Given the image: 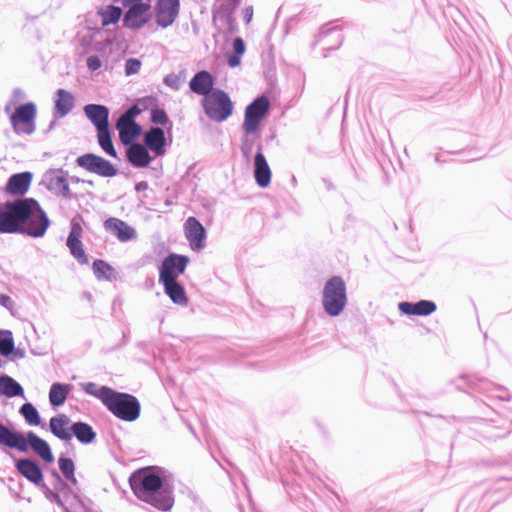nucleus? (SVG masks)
<instances>
[{
  "label": "nucleus",
  "mask_w": 512,
  "mask_h": 512,
  "mask_svg": "<svg viewBox=\"0 0 512 512\" xmlns=\"http://www.w3.org/2000/svg\"><path fill=\"white\" fill-rule=\"evenodd\" d=\"M9 302H11V298L8 295L0 294V305L7 307Z\"/></svg>",
  "instance_id": "680f3d73"
},
{
  "label": "nucleus",
  "mask_w": 512,
  "mask_h": 512,
  "mask_svg": "<svg viewBox=\"0 0 512 512\" xmlns=\"http://www.w3.org/2000/svg\"><path fill=\"white\" fill-rule=\"evenodd\" d=\"M225 25V29H222V34L228 38L230 36H232L233 34L237 33L238 30H239V27H238V24L236 22V20H233L232 22H228Z\"/></svg>",
  "instance_id": "864d4df0"
},
{
  "label": "nucleus",
  "mask_w": 512,
  "mask_h": 512,
  "mask_svg": "<svg viewBox=\"0 0 512 512\" xmlns=\"http://www.w3.org/2000/svg\"><path fill=\"white\" fill-rule=\"evenodd\" d=\"M74 498H75V499L79 502V504L82 506V508H83L84 512H100V511H98V510H94L93 508H91V507H89V506L85 505V503H84L82 500H80V498H79V496H78V495H76V494H75V495H74Z\"/></svg>",
  "instance_id": "bf43d9fd"
},
{
  "label": "nucleus",
  "mask_w": 512,
  "mask_h": 512,
  "mask_svg": "<svg viewBox=\"0 0 512 512\" xmlns=\"http://www.w3.org/2000/svg\"><path fill=\"white\" fill-rule=\"evenodd\" d=\"M51 475H52V476L56 479V481L61 485V489H62V490H67V491H69V492L71 491V489H70V487L68 486V484H67V483H65V482L62 480V478H61L60 474H59L56 470H52Z\"/></svg>",
  "instance_id": "13d9d810"
},
{
  "label": "nucleus",
  "mask_w": 512,
  "mask_h": 512,
  "mask_svg": "<svg viewBox=\"0 0 512 512\" xmlns=\"http://www.w3.org/2000/svg\"><path fill=\"white\" fill-rule=\"evenodd\" d=\"M135 102L139 106V109H141V112L147 110H150L151 112L153 107H156L158 105V99L152 95L139 98Z\"/></svg>",
  "instance_id": "a18cd8bd"
},
{
  "label": "nucleus",
  "mask_w": 512,
  "mask_h": 512,
  "mask_svg": "<svg viewBox=\"0 0 512 512\" xmlns=\"http://www.w3.org/2000/svg\"><path fill=\"white\" fill-rule=\"evenodd\" d=\"M65 479H66L68 482H70L73 486H77V484H78V481H77V479H76V477H75V473L73 474V477H72V478H70V477H65Z\"/></svg>",
  "instance_id": "338daca9"
},
{
  "label": "nucleus",
  "mask_w": 512,
  "mask_h": 512,
  "mask_svg": "<svg viewBox=\"0 0 512 512\" xmlns=\"http://www.w3.org/2000/svg\"><path fill=\"white\" fill-rule=\"evenodd\" d=\"M319 42L327 52L337 50L343 42L342 30L338 27L322 29L319 33Z\"/></svg>",
  "instance_id": "7c9ffc66"
},
{
  "label": "nucleus",
  "mask_w": 512,
  "mask_h": 512,
  "mask_svg": "<svg viewBox=\"0 0 512 512\" xmlns=\"http://www.w3.org/2000/svg\"><path fill=\"white\" fill-rule=\"evenodd\" d=\"M269 108V98L264 94L258 95L245 108L242 131L247 134H258L261 122L268 115Z\"/></svg>",
  "instance_id": "423d86ee"
},
{
  "label": "nucleus",
  "mask_w": 512,
  "mask_h": 512,
  "mask_svg": "<svg viewBox=\"0 0 512 512\" xmlns=\"http://www.w3.org/2000/svg\"><path fill=\"white\" fill-rule=\"evenodd\" d=\"M19 414L24 418L26 424L29 426H39L43 429L46 428V423L43 421L39 411L31 402H25L19 408Z\"/></svg>",
  "instance_id": "e433bc0d"
},
{
  "label": "nucleus",
  "mask_w": 512,
  "mask_h": 512,
  "mask_svg": "<svg viewBox=\"0 0 512 512\" xmlns=\"http://www.w3.org/2000/svg\"><path fill=\"white\" fill-rule=\"evenodd\" d=\"M159 283L163 285L164 293L170 298V300L174 304L180 306H187L189 298L187 296L184 286L181 283H179L178 280L164 281Z\"/></svg>",
  "instance_id": "2f4dec72"
},
{
  "label": "nucleus",
  "mask_w": 512,
  "mask_h": 512,
  "mask_svg": "<svg viewBox=\"0 0 512 512\" xmlns=\"http://www.w3.org/2000/svg\"><path fill=\"white\" fill-rule=\"evenodd\" d=\"M74 95L66 89L59 88L55 92L53 117L60 119L68 115L74 108Z\"/></svg>",
  "instance_id": "cd10ccee"
},
{
  "label": "nucleus",
  "mask_w": 512,
  "mask_h": 512,
  "mask_svg": "<svg viewBox=\"0 0 512 512\" xmlns=\"http://www.w3.org/2000/svg\"><path fill=\"white\" fill-rule=\"evenodd\" d=\"M115 128L124 146L134 143V140L142 133V127L136 120L118 118L115 123Z\"/></svg>",
  "instance_id": "bb28decb"
},
{
  "label": "nucleus",
  "mask_w": 512,
  "mask_h": 512,
  "mask_svg": "<svg viewBox=\"0 0 512 512\" xmlns=\"http://www.w3.org/2000/svg\"><path fill=\"white\" fill-rule=\"evenodd\" d=\"M242 56L239 54L230 53L227 56V64L230 68H236L241 64Z\"/></svg>",
  "instance_id": "5fc2aeb1"
},
{
  "label": "nucleus",
  "mask_w": 512,
  "mask_h": 512,
  "mask_svg": "<svg viewBox=\"0 0 512 512\" xmlns=\"http://www.w3.org/2000/svg\"><path fill=\"white\" fill-rule=\"evenodd\" d=\"M33 180V173L30 171L12 174L2 188V191L15 198L25 197Z\"/></svg>",
  "instance_id": "2eb2a0df"
},
{
  "label": "nucleus",
  "mask_w": 512,
  "mask_h": 512,
  "mask_svg": "<svg viewBox=\"0 0 512 512\" xmlns=\"http://www.w3.org/2000/svg\"><path fill=\"white\" fill-rule=\"evenodd\" d=\"M121 2L126 9L130 7L151 6L149 2H144L143 0H121Z\"/></svg>",
  "instance_id": "6e6d98bb"
},
{
  "label": "nucleus",
  "mask_w": 512,
  "mask_h": 512,
  "mask_svg": "<svg viewBox=\"0 0 512 512\" xmlns=\"http://www.w3.org/2000/svg\"><path fill=\"white\" fill-rule=\"evenodd\" d=\"M253 13H254V9H253V6H251V5L247 6L243 9V11H242L243 20L246 25L250 24V22L252 21Z\"/></svg>",
  "instance_id": "4d7b16f0"
},
{
  "label": "nucleus",
  "mask_w": 512,
  "mask_h": 512,
  "mask_svg": "<svg viewBox=\"0 0 512 512\" xmlns=\"http://www.w3.org/2000/svg\"><path fill=\"white\" fill-rule=\"evenodd\" d=\"M260 139V132L258 134H247L243 132V136L241 138L240 150L243 158L246 161H249L253 154V149L256 144V141Z\"/></svg>",
  "instance_id": "ea45409f"
},
{
  "label": "nucleus",
  "mask_w": 512,
  "mask_h": 512,
  "mask_svg": "<svg viewBox=\"0 0 512 512\" xmlns=\"http://www.w3.org/2000/svg\"><path fill=\"white\" fill-rule=\"evenodd\" d=\"M185 237L194 252H200L206 246L207 231L203 224L194 216H190L184 223Z\"/></svg>",
  "instance_id": "ddd939ff"
},
{
  "label": "nucleus",
  "mask_w": 512,
  "mask_h": 512,
  "mask_svg": "<svg viewBox=\"0 0 512 512\" xmlns=\"http://www.w3.org/2000/svg\"><path fill=\"white\" fill-rule=\"evenodd\" d=\"M181 0H156L154 17L158 27L165 29L174 24L179 17Z\"/></svg>",
  "instance_id": "9b49d317"
},
{
  "label": "nucleus",
  "mask_w": 512,
  "mask_h": 512,
  "mask_svg": "<svg viewBox=\"0 0 512 512\" xmlns=\"http://www.w3.org/2000/svg\"><path fill=\"white\" fill-rule=\"evenodd\" d=\"M141 109L134 102L129 108H127L123 113L120 114L118 118H123L127 120H136V118L141 114Z\"/></svg>",
  "instance_id": "de8ad7c7"
},
{
  "label": "nucleus",
  "mask_w": 512,
  "mask_h": 512,
  "mask_svg": "<svg viewBox=\"0 0 512 512\" xmlns=\"http://www.w3.org/2000/svg\"><path fill=\"white\" fill-rule=\"evenodd\" d=\"M123 14L122 8L113 4L107 5L101 12V21L103 26L114 25L118 23Z\"/></svg>",
  "instance_id": "58836bf2"
},
{
  "label": "nucleus",
  "mask_w": 512,
  "mask_h": 512,
  "mask_svg": "<svg viewBox=\"0 0 512 512\" xmlns=\"http://www.w3.org/2000/svg\"><path fill=\"white\" fill-rule=\"evenodd\" d=\"M398 310L408 316H429L437 310V305L434 301L426 299L416 302L402 301L398 303Z\"/></svg>",
  "instance_id": "b1692460"
},
{
  "label": "nucleus",
  "mask_w": 512,
  "mask_h": 512,
  "mask_svg": "<svg viewBox=\"0 0 512 512\" xmlns=\"http://www.w3.org/2000/svg\"><path fill=\"white\" fill-rule=\"evenodd\" d=\"M150 121L153 124L161 125L162 127L167 129H171L173 126L172 121L170 120L165 109L159 107L158 105L156 107H153L150 113Z\"/></svg>",
  "instance_id": "79ce46f5"
},
{
  "label": "nucleus",
  "mask_w": 512,
  "mask_h": 512,
  "mask_svg": "<svg viewBox=\"0 0 512 512\" xmlns=\"http://www.w3.org/2000/svg\"><path fill=\"white\" fill-rule=\"evenodd\" d=\"M38 488L41 489V491L44 493L45 497L50 502L57 504L59 507H64V502L62 501L59 493L50 489L45 482H43Z\"/></svg>",
  "instance_id": "c03bdc74"
},
{
  "label": "nucleus",
  "mask_w": 512,
  "mask_h": 512,
  "mask_svg": "<svg viewBox=\"0 0 512 512\" xmlns=\"http://www.w3.org/2000/svg\"><path fill=\"white\" fill-rule=\"evenodd\" d=\"M189 261L186 255L168 253L158 266L159 282L178 280L179 276L185 272Z\"/></svg>",
  "instance_id": "1a4fd4ad"
},
{
  "label": "nucleus",
  "mask_w": 512,
  "mask_h": 512,
  "mask_svg": "<svg viewBox=\"0 0 512 512\" xmlns=\"http://www.w3.org/2000/svg\"><path fill=\"white\" fill-rule=\"evenodd\" d=\"M125 157L127 162L134 168H146L154 160V156L140 142L125 145Z\"/></svg>",
  "instance_id": "a211bd4d"
},
{
  "label": "nucleus",
  "mask_w": 512,
  "mask_h": 512,
  "mask_svg": "<svg viewBox=\"0 0 512 512\" xmlns=\"http://www.w3.org/2000/svg\"><path fill=\"white\" fill-rule=\"evenodd\" d=\"M246 51V44L243 40V38L237 36L233 39L232 42V53L239 54L241 56L244 55Z\"/></svg>",
  "instance_id": "3c124183"
},
{
  "label": "nucleus",
  "mask_w": 512,
  "mask_h": 512,
  "mask_svg": "<svg viewBox=\"0 0 512 512\" xmlns=\"http://www.w3.org/2000/svg\"><path fill=\"white\" fill-rule=\"evenodd\" d=\"M73 386L68 383L54 382L49 389V403L56 409L66 402Z\"/></svg>",
  "instance_id": "72a5a7b5"
},
{
  "label": "nucleus",
  "mask_w": 512,
  "mask_h": 512,
  "mask_svg": "<svg viewBox=\"0 0 512 512\" xmlns=\"http://www.w3.org/2000/svg\"><path fill=\"white\" fill-rule=\"evenodd\" d=\"M12 354H14L15 358L22 359L25 356V351L23 349H15Z\"/></svg>",
  "instance_id": "e2e57ef3"
},
{
  "label": "nucleus",
  "mask_w": 512,
  "mask_h": 512,
  "mask_svg": "<svg viewBox=\"0 0 512 512\" xmlns=\"http://www.w3.org/2000/svg\"><path fill=\"white\" fill-rule=\"evenodd\" d=\"M97 140L101 149L110 157L118 159V153L114 147L110 127L97 131Z\"/></svg>",
  "instance_id": "4c0bfd02"
},
{
  "label": "nucleus",
  "mask_w": 512,
  "mask_h": 512,
  "mask_svg": "<svg viewBox=\"0 0 512 512\" xmlns=\"http://www.w3.org/2000/svg\"><path fill=\"white\" fill-rule=\"evenodd\" d=\"M45 176L49 177L46 187L50 192L57 196H62L65 199L73 198L67 179L68 171H65L62 168L49 169Z\"/></svg>",
  "instance_id": "4468645a"
},
{
  "label": "nucleus",
  "mask_w": 512,
  "mask_h": 512,
  "mask_svg": "<svg viewBox=\"0 0 512 512\" xmlns=\"http://www.w3.org/2000/svg\"><path fill=\"white\" fill-rule=\"evenodd\" d=\"M141 68V61L137 58H128L125 62V67H124V71H125V75L126 76H131V75H134L136 73L139 72Z\"/></svg>",
  "instance_id": "49530a36"
},
{
  "label": "nucleus",
  "mask_w": 512,
  "mask_h": 512,
  "mask_svg": "<svg viewBox=\"0 0 512 512\" xmlns=\"http://www.w3.org/2000/svg\"><path fill=\"white\" fill-rule=\"evenodd\" d=\"M103 227L122 243L130 242L137 238L136 229L124 220L116 217L107 218L103 223Z\"/></svg>",
  "instance_id": "412c9836"
},
{
  "label": "nucleus",
  "mask_w": 512,
  "mask_h": 512,
  "mask_svg": "<svg viewBox=\"0 0 512 512\" xmlns=\"http://www.w3.org/2000/svg\"><path fill=\"white\" fill-rule=\"evenodd\" d=\"M57 120H58V119H55V118L53 117V119L51 120V122H50V124H49L48 128L44 131V133H48L49 131H51V130L55 127V125H56V123H57Z\"/></svg>",
  "instance_id": "69168bd1"
},
{
  "label": "nucleus",
  "mask_w": 512,
  "mask_h": 512,
  "mask_svg": "<svg viewBox=\"0 0 512 512\" xmlns=\"http://www.w3.org/2000/svg\"><path fill=\"white\" fill-rule=\"evenodd\" d=\"M128 481L138 500L163 512L173 507V487L167 478L166 470L162 467L139 468L130 474Z\"/></svg>",
  "instance_id": "f03ea898"
},
{
  "label": "nucleus",
  "mask_w": 512,
  "mask_h": 512,
  "mask_svg": "<svg viewBox=\"0 0 512 512\" xmlns=\"http://www.w3.org/2000/svg\"><path fill=\"white\" fill-rule=\"evenodd\" d=\"M151 6L130 7L126 9L122 18L125 28L138 31L143 28L152 18Z\"/></svg>",
  "instance_id": "f3484780"
},
{
  "label": "nucleus",
  "mask_w": 512,
  "mask_h": 512,
  "mask_svg": "<svg viewBox=\"0 0 512 512\" xmlns=\"http://www.w3.org/2000/svg\"><path fill=\"white\" fill-rule=\"evenodd\" d=\"M241 0H223L220 4L212 6V24L217 32H222V27L218 25V21L223 24L236 20L235 13L240 5Z\"/></svg>",
  "instance_id": "dca6fc26"
},
{
  "label": "nucleus",
  "mask_w": 512,
  "mask_h": 512,
  "mask_svg": "<svg viewBox=\"0 0 512 512\" xmlns=\"http://www.w3.org/2000/svg\"><path fill=\"white\" fill-rule=\"evenodd\" d=\"M75 437L83 445L92 444L97 437L93 427L84 421L72 422L71 440Z\"/></svg>",
  "instance_id": "473e14b6"
},
{
  "label": "nucleus",
  "mask_w": 512,
  "mask_h": 512,
  "mask_svg": "<svg viewBox=\"0 0 512 512\" xmlns=\"http://www.w3.org/2000/svg\"><path fill=\"white\" fill-rule=\"evenodd\" d=\"M163 83L170 87L171 89L177 91L180 89V86H181V79H180V76H178L177 74L175 73H170V74H167L164 79H163Z\"/></svg>",
  "instance_id": "09e8293b"
},
{
  "label": "nucleus",
  "mask_w": 512,
  "mask_h": 512,
  "mask_svg": "<svg viewBox=\"0 0 512 512\" xmlns=\"http://www.w3.org/2000/svg\"><path fill=\"white\" fill-rule=\"evenodd\" d=\"M347 286L339 275L327 279L322 289V306L324 312L330 317H337L347 306Z\"/></svg>",
  "instance_id": "7ed1b4c3"
},
{
  "label": "nucleus",
  "mask_w": 512,
  "mask_h": 512,
  "mask_svg": "<svg viewBox=\"0 0 512 512\" xmlns=\"http://www.w3.org/2000/svg\"><path fill=\"white\" fill-rule=\"evenodd\" d=\"M322 181L328 191H331L335 188L333 183L329 179L323 178Z\"/></svg>",
  "instance_id": "0e129e2a"
},
{
  "label": "nucleus",
  "mask_w": 512,
  "mask_h": 512,
  "mask_svg": "<svg viewBox=\"0 0 512 512\" xmlns=\"http://www.w3.org/2000/svg\"><path fill=\"white\" fill-rule=\"evenodd\" d=\"M201 105L205 115L214 122H224L234 110L229 94L221 88L212 90V93L202 98Z\"/></svg>",
  "instance_id": "39448f33"
},
{
  "label": "nucleus",
  "mask_w": 512,
  "mask_h": 512,
  "mask_svg": "<svg viewBox=\"0 0 512 512\" xmlns=\"http://www.w3.org/2000/svg\"><path fill=\"white\" fill-rule=\"evenodd\" d=\"M50 224L47 213L33 197L14 198L0 203V234L41 238Z\"/></svg>",
  "instance_id": "f257e3e1"
},
{
  "label": "nucleus",
  "mask_w": 512,
  "mask_h": 512,
  "mask_svg": "<svg viewBox=\"0 0 512 512\" xmlns=\"http://www.w3.org/2000/svg\"><path fill=\"white\" fill-rule=\"evenodd\" d=\"M129 330L123 332L122 344L125 345L128 340Z\"/></svg>",
  "instance_id": "774afa93"
},
{
  "label": "nucleus",
  "mask_w": 512,
  "mask_h": 512,
  "mask_svg": "<svg viewBox=\"0 0 512 512\" xmlns=\"http://www.w3.org/2000/svg\"><path fill=\"white\" fill-rule=\"evenodd\" d=\"M92 270L94 276L99 281L111 282L113 280H116V269L103 259H95L92 263Z\"/></svg>",
  "instance_id": "c9c22d12"
},
{
  "label": "nucleus",
  "mask_w": 512,
  "mask_h": 512,
  "mask_svg": "<svg viewBox=\"0 0 512 512\" xmlns=\"http://www.w3.org/2000/svg\"><path fill=\"white\" fill-rule=\"evenodd\" d=\"M0 397L25 399L23 386L8 374H0Z\"/></svg>",
  "instance_id": "c756f323"
},
{
  "label": "nucleus",
  "mask_w": 512,
  "mask_h": 512,
  "mask_svg": "<svg viewBox=\"0 0 512 512\" xmlns=\"http://www.w3.org/2000/svg\"><path fill=\"white\" fill-rule=\"evenodd\" d=\"M216 77L207 70H200L196 72L189 81L190 90L205 98L212 93L217 87H214Z\"/></svg>",
  "instance_id": "4be33fe9"
},
{
  "label": "nucleus",
  "mask_w": 512,
  "mask_h": 512,
  "mask_svg": "<svg viewBox=\"0 0 512 512\" xmlns=\"http://www.w3.org/2000/svg\"><path fill=\"white\" fill-rule=\"evenodd\" d=\"M58 466L64 478L73 477V474L75 473V463L73 459L65 456L64 453H61L58 458Z\"/></svg>",
  "instance_id": "37998d69"
},
{
  "label": "nucleus",
  "mask_w": 512,
  "mask_h": 512,
  "mask_svg": "<svg viewBox=\"0 0 512 512\" xmlns=\"http://www.w3.org/2000/svg\"><path fill=\"white\" fill-rule=\"evenodd\" d=\"M37 107L34 102L28 101L19 104L10 115V123L14 132L18 135H31L36 129Z\"/></svg>",
  "instance_id": "0eeeda50"
},
{
  "label": "nucleus",
  "mask_w": 512,
  "mask_h": 512,
  "mask_svg": "<svg viewBox=\"0 0 512 512\" xmlns=\"http://www.w3.org/2000/svg\"><path fill=\"white\" fill-rule=\"evenodd\" d=\"M15 351L13 334L10 330H0V354L10 356Z\"/></svg>",
  "instance_id": "a19ab883"
},
{
  "label": "nucleus",
  "mask_w": 512,
  "mask_h": 512,
  "mask_svg": "<svg viewBox=\"0 0 512 512\" xmlns=\"http://www.w3.org/2000/svg\"><path fill=\"white\" fill-rule=\"evenodd\" d=\"M17 472L29 482L39 487L44 482V475L41 465L32 458L15 459Z\"/></svg>",
  "instance_id": "aec40b11"
},
{
  "label": "nucleus",
  "mask_w": 512,
  "mask_h": 512,
  "mask_svg": "<svg viewBox=\"0 0 512 512\" xmlns=\"http://www.w3.org/2000/svg\"><path fill=\"white\" fill-rule=\"evenodd\" d=\"M148 183L146 181H140L138 183L135 184V191L136 192H141V191H145L148 189Z\"/></svg>",
  "instance_id": "052dcab7"
},
{
  "label": "nucleus",
  "mask_w": 512,
  "mask_h": 512,
  "mask_svg": "<svg viewBox=\"0 0 512 512\" xmlns=\"http://www.w3.org/2000/svg\"><path fill=\"white\" fill-rule=\"evenodd\" d=\"M48 426L49 431L59 440L66 443L71 441L72 423L66 414L60 413L52 416Z\"/></svg>",
  "instance_id": "a878e982"
},
{
  "label": "nucleus",
  "mask_w": 512,
  "mask_h": 512,
  "mask_svg": "<svg viewBox=\"0 0 512 512\" xmlns=\"http://www.w3.org/2000/svg\"><path fill=\"white\" fill-rule=\"evenodd\" d=\"M253 175L256 184L260 188H267L270 185L272 172L263 154V145L261 142L257 144V151L254 155Z\"/></svg>",
  "instance_id": "6ab92c4d"
},
{
  "label": "nucleus",
  "mask_w": 512,
  "mask_h": 512,
  "mask_svg": "<svg viewBox=\"0 0 512 512\" xmlns=\"http://www.w3.org/2000/svg\"><path fill=\"white\" fill-rule=\"evenodd\" d=\"M105 407L116 418L126 422L137 420L141 413V404L136 396L115 389Z\"/></svg>",
  "instance_id": "20e7f679"
},
{
  "label": "nucleus",
  "mask_w": 512,
  "mask_h": 512,
  "mask_svg": "<svg viewBox=\"0 0 512 512\" xmlns=\"http://www.w3.org/2000/svg\"><path fill=\"white\" fill-rule=\"evenodd\" d=\"M85 116L94 125L96 131L102 130L109 126L110 110L102 104H86L83 108Z\"/></svg>",
  "instance_id": "393cba45"
},
{
  "label": "nucleus",
  "mask_w": 512,
  "mask_h": 512,
  "mask_svg": "<svg viewBox=\"0 0 512 512\" xmlns=\"http://www.w3.org/2000/svg\"><path fill=\"white\" fill-rule=\"evenodd\" d=\"M23 433L13 426H8L0 421V447L17 451L19 447L24 448Z\"/></svg>",
  "instance_id": "c85d7f7f"
},
{
  "label": "nucleus",
  "mask_w": 512,
  "mask_h": 512,
  "mask_svg": "<svg viewBox=\"0 0 512 512\" xmlns=\"http://www.w3.org/2000/svg\"><path fill=\"white\" fill-rule=\"evenodd\" d=\"M79 386L85 394L98 399L104 406L114 391L107 385H99L95 382H83Z\"/></svg>",
  "instance_id": "f704fd0d"
},
{
  "label": "nucleus",
  "mask_w": 512,
  "mask_h": 512,
  "mask_svg": "<svg viewBox=\"0 0 512 512\" xmlns=\"http://www.w3.org/2000/svg\"><path fill=\"white\" fill-rule=\"evenodd\" d=\"M24 448L19 447L18 451L27 453L32 450L45 464H53L55 457L49 443L38 436L34 431L29 430L23 433Z\"/></svg>",
  "instance_id": "9d476101"
},
{
  "label": "nucleus",
  "mask_w": 512,
  "mask_h": 512,
  "mask_svg": "<svg viewBox=\"0 0 512 512\" xmlns=\"http://www.w3.org/2000/svg\"><path fill=\"white\" fill-rule=\"evenodd\" d=\"M153 156L161 157L166 153V137L163 128L152 126L148 129L143 138V143Z\"/></svg>",
  "instance_id": "5701e85b"
},
{
  "label": "nucleus",
  "mask_w": 512,
  "mask_h": 512,
  "mask_svg": "<svg viewBox=\"0 0 512 512\" xmlns=\"http://www.w3.org/2000/svg\"><path fill=\"white\" fill-rule=\"evenodd\" d=\"M78 218H80V215L72 218L70 221V232L66 240V246L79 264L86 265L89 263V257L84 250L81 240L83 229Z\"/></svg>",
  "instance_id": "f8f14e48"
},
{
  "label": "nucleus",
  "mask_w": 512,
  "mask_h": 512,
  "mask_svg": "<svg viewBox=\"0 0 512 512\" xmlns=\"http://www.w3.org/2000/svg\"><path fill=\"white\" fill-rule=\"evenodd\" d=\"M86 65L91 72H95L102 67V60L98 55H90L86 59Z\"/></svg>",
  "instance_id": "8fccbe9b"
},
{
  "label": "nucleus",
  "mask_w": 512,
  "mask_h": 512,
  "mask_svg": "<svg viewBox=\"0 0 512 512\" xmlns=\"http://www.w3.org/2000/svg\"><path fill=\"white\" fill-rule=\"evenodd\" d=\"M75 163L87 172L103 178H112L118 175L117 167L110 160L95 153H84L76 158Z\"/></svg>",
  "instance_id": "6e6552de"
},
{
  "label": "nucleus",
  "mask_w": 512,
  "mask_h": 512,
  "mask_svg": "<svg viewBox=\"0 0 512 512\" xmlns=\"http://www.w3.org/2000/svg\"><path fill=\"white\" fill-rule=\"evenodd\" d=\"M460 379L465 380L467 386L474 390H480L479 386L486 384V381H484L483 379H476L472 376L461 375Z\"/></svg>",
  "instance_id": "603ef678"
}]
</instances>
